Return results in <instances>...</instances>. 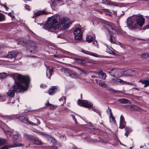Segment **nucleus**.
<instances>
[{
	"label": "nucleus",
	"instance_id": "6e6552de",
	"mask_svg": "<svg viewBox=\"0 0 149 149\" xmlns=\"http://www.w3.org/2000/svg\"><path fill=\"white\" fill-rule=\"evenodd\" d=\"M110 74L114 77H120L122 76V70L117 69L111 70L109 72Z\"/></svg>",
	"mask_w": 149,
	"mask_h": 149
},
{
	"label": "nucleus",
	"instance_id": "1a4fd4ad",
	"mask_svg": "<svg viewBox=\"0 0 149 149\" xmlns=\"http://www.w3.org/2000/svg\"><path fill=\"white\" fill-rule=\"evenodd\" d=\"M29 50L31 52L34 53L36 52L37 47L35 43L32 41L30 40L28 43V46L27 50Z\"/></svg>",
	"mask_w": 149,
	"mask_h": 149
},
{
	"label": "nucleus",
	"instance_id": "0e129e2a",
	"mask_svg": "<svg viewBox=\"0 0 149 149\" xmlns=\"http://www.w3.org/2000/svg\"><path fill=\"white\" fill-rule=\"evenodd\" d=\"M116 92L118 93H121V92L120 91H116Z\"/></svg>",
	"mask_w": 149,
	"mask_h": 149
},
{
	"label": "nucleus",
	"instance_id": "cd10ccee",
	"mask_svg": "<svg viewBox=\"0 0 149 149\" xmlns=\"http://www.w3.org/2000/svg\"><path fill=\"white\" fill-rule=\"evenodd\" d=\"M57 34H58L57 36L58 38H64L65 37V36L64 34V33L62 32L59 34L57 33Z\"/></svg>",
	"mask_w": 149,
	"mask_h": 149
},
{
	"label": "nucleus",
	"instance_id": "338daca9",
	"mask_svg": "<svg viewBox=\"0 0 149 149\" xmlns=\"http://www.w3.org/2000/svg\"><path fill=\"white\" fill-rule=\"evenodd\" d=\"M146 27L147 29H149V24L146 26Z\"/></svg>",
	"mask_w": 149,
	"mask_h": 149
},
{
	"label": "nucleus",
	"instance_id": "69168bd1",
	"mask_svg": "<svg viewBox=\"0 0 149 149\" xmlns=\"http://www.w3.org/2000/svg\"><path fill=\"white\" fill-rule=\"evenodd\" d=\"M81 52H82L85 53L86 51H85L84 50H81Z\"/></svg>",
	"mask_w": 149,
	"mask_h": 149
},
{
	"label": "nucleus",
	"instance_id": "8fccbe9b",
	"mask_svg": "<svg viewBox=\"0 0 149 149\" xmlns=\"http://www.w3.org/2000/svg\"><path fill=\"white\" fill-rule=\"evenodd\" d=\"M50 106V108L52 110L54 109V105L51 104Z\"/></svg>",
	"mask_w": 149,
	"mask_h": 149
},
{
	"label": "nucleus",
	"instance_id": "3c124183",
	"mask_svg": "<svg viewBox=\"0 0 149 149\" xmlns=\"http://www.w3.org/2000/svg\"><path fill=\"white\" fill-rule=\"evenodd\" d=\"M1 149H8V147L6 146H4L2 147Z\"/></svg>",
	"mask_w": 149,
	"mask_h": 149
},
{
	"label": "nucleus",
	"instance_id": "412c9836",
	"mask_svg": "<svg viewBox=\"0 0 149 149\" xmlns=\"http://www.w3.org/2000/svg\"><path fill=\"white\" fill-rule=\"evenodd\" d=\"M57 91V89L55 87H52L50 88L49 90V94L50 95H52L54 93Z\"/></svg>",
	"mask_w": 149,
	"mask_h": 149
},
{
	"label": "nucleus",
	"instance_id": "9b49d317",
	"mask_svg": "<svg viewBox=\"0 0 149 149\" xmlns=\"http://www.w3.org/2000/svg\"><path fill=\"white\" fill-rule=\"evenodd\" d=\"M111 81L115 84H118L120 83L122 84H130V83L127 82L125 81H124L123 80L120 79L118 78H113L111 79Z\"/></svg>",
	"mask_w": 149,
	"mask_h": 149
},
{
	"label": "nucleus",
	"instance_id": "9d476101",
	"mask_svg": "<svg viewBox=\"0 0 149 149\" xmlns=\"http://www.w3.org/2000/svg\"><path fill=\"white\" fill-rule=\"evenodd\" d=\"M19 134L18 132H17L16 134L14 135L13 139V141L14 145L15 146H12L11 147H19L22 146L21 144L18 143L16 141V140L18 139V137L19 136Z\"/></svg>",
	"mask_w": 149,
	"mask_h": 149
},
{
	"label": "nucleus",
	"instance_id": "f8f14e48",
	"mask_svg": "<svg viewBox=\"0 0 149 149\" xmlns=\"http://www.w3.org/2000/svg\"><path fill=\"white\" fill-rule=\"evenodd\" d=\"M53 68H50L48 66H47L46 75L47 77L50 79V76L52 75L53 72Z\"/></svg>",
	"mask_w": 149,
	"mask_h": 149
},
{
	"label": "nucleus",
	"instance_id": "aec40b11",
	"mask_svg": "<svg viewBox=\"0 0 149 149\" xmlns=\"http://www.w3.org/2000/svg\"><path fill=\"white\" fill-rule=\"evenodd\" d=\"M45 13H46L44 10L42 11H39L37 13H35L32 17L34 18L35 17L41 15Z\"/></svg>",
	"mask_w": 149,
	"mask_h": 149
},
{
	"label": "nucleus",
	"instance_id": "ddd939ff",
	"mask_svg": "<svg viewBox=\"0 0 149 149\" xmlns=\"http://www.w3.org/2000/svg\"><path fill=\"white\" fill-rule=\"evenodd\" d=\"M126 123L125 121V119L123 116L121 115L120 117V123L119 128L123 129L125 127V125Z\"/></svg>",
	"mask_w": 149,
	"mask_h": 149
},
{
	"label": "nucleus",
	"instance_id": "c03bdc74",
	"mask_svg": "<svg viewBox=\"0 0 149 149\" xmlns=\"http://www.w3.org/2000/svg\"><path fill=\"white\" fill-rule=\"evenodd\" d=\"M109 5H113L115 6H118V4H116L115 3H113L111 2H110L109 3Z\"/></svg>",
	"mask_w": 149,
	"mask_h": 149
},
{
	"label": "nucleus",
	"instance_id": "49530a36",
	"mask_svg": "<svg viewBox=\"0 0 149 149\" xmlns=\"http://www.w3.org/2000/svg\"><path fill=\"white\" fill-rule=\"evenodd\" d=\"M1 6H3L6 10H8V8L7 6L5 4L1 5Z\"/></svg>",
	"mask_w": 149,
	"mask_h": 149
},
{
	"label": "nucleus",
	"instance_id": "7c9ffc66",
	"mask_svg": "<svg viewBox=\"0 0 149 149\" xmlns=\"http://www.w3.org/2000/svg\"><path fill=\"white\" fill-rule=\"evenodd\" d=\"M49 139H48V140L50 142L52 143H55L56 141L54 138L49 136Z\"/></svg>",
	"mask_w": 149,
	"mask_h": 149
},
{
	"label": "nucleus",
	"instance_id": "e2e57ef3",
	"mask_svg": "<svg viewBox=\"0 0 149 149\" xmlns=\"http://www.w3.org/2000/svg\"><path fill=\"white\" fill-rule=\"evenodd\" d=\"M95 81H96V82L98 84V83H99V80L98 81V80L97 79H95Z\"/></svg>",
	"mask_w": 149,
	"mask_h": 149
},
{
	"label": "nucleus",
	"instance_id": "4be33fe9",
	"mask_svg": "<svg viewBox=\"0 0 149 149\" xmlns=\"http://www.w3.org/2000/svg\"><path fill=\"white\" fill-rule=\"evenodd\" d=\"M118 100L121 103L126 104L130 103V101L128 100L125 98L119 99Z\"/></svg>",
	"mask_w": 149,
	"mask_h": 149
},
{
	"label": "nucleus",
	"instance_id": "de8ad7c7",
	"mask_svg": "<svg viewBox=\"0 0 149 149\" xmlns=\"http://www.w3.org/2000/svg\"><path fill=\"white\" fill-rule=\"evenodd\" d=\"M93 44L96 46H97L98 44L97 42L96 41H95L93 42Z\"/></svg>",
	"mask_w": 149,
	"mask_h": 149
},
{
	"label": "nucleus",
	"instance_id": "7ed1b4c3",
	"mask_svg": "<svg viewBox=\"0 0 149 149\" xmlns=\"http://www.w3.org/2000/svg\"><path fill=\"white\" fill-rule=\"evenodd\" d=\"M106 27L110 34V38L109 39V41L111 43L115 44V38L116 36H114V35L113 36L112 34H113L118 33V31L117 30L115 27L110 25H107Z\"/></svg>",
	"mask_w": 149,
	"mask_h": 149
},
{
	"label": "nucleus",
	"instance_id": "f3484780",
	"mask_svg": "<svg viewBox=\"0 0 149 149\" xmlns=\"http://www.w3.org/2000/svg\"><path fill=\"white\" fill-rule=\"evenodd\" d=\"M23 137L25 139L30 141H32L34 137L33 136L26 133H25L24 134Z\"/></svg>",
	"mask_w": 149,
	"mask_h": 149
},
{
	"label": "nucleus",
	"instance_id": "a211bd4d",
	"mask_svg": "<svg viewBox=\"0 0 149 149\" xmlns=\"http://www.w3.org/2000/svg\"><path fill=\"white\" fill-rule=\"evenodd\" d=\"M71 70L67 68H63L61 70V71L63 73L65 74L67 76H69Z\"/></svg>",
	"mask_w": 149,
	"mask_h": 149
},
{
	"label": "nucleus",
	"instance_id": "0eeeda50",
	"mask_svg": "<svg viewBox=\"0 0 149 149\" xmlns=\"http://www.w3.org/2000/svg\"><path fill=\"white\" fill-rule=\"evenodd\" d=\"M134 17L137 24V26L139 25V26H142L144 24L145 20V18L143 17V16L139 15Z\"/></svg>",
	"mask_w": 149,
	"mask_h": 149
},
{
	"label": "nucleus",
	"instance_id": "72a5a7b5",
	"mask_svg": "<svg viewBox=\"0 0 149 149\" xmlns=\"http://www.w3.org/2000/svg\"><path fill=\"white\" fill-rule=\"evenodd\" d=\"M24 43V41L22 39H20L18 40V44L20 45H23Z\"/></svg>",
	"mask_w": 149,
	"mask_h": 149
},
{
	"label": "nucleus",
	"instance_id": "473e14b6",
	"mask_svg": "<svg viewBox=\"0 0 149 149\" xmlns=\"http://www.w3.org/2000/svg\"><path fill=\"white\" fill-rule=\"evenodd\" d=\"M125 132H126L129 133H130L132 131V129L128 127H125Z\"/></svg>",
	"mask_w": 149,
	"mask_h": 149
},
{
	"label": "nucleus",
	"instance_id": "052dcab7",
	"mask_svg": "<svg viewBox=\"0 0 149 149\" xmlns=\"http://www.w3.org/2000/svg\"><path fill=\"white\" fill-rule=\"evenodd\" d=\"M25 8L28 10H29L30 9L29 7L28 6H26L25 7Z\"/></svg>",
	"mask_w": 149,
	"mask_h": 149
},
{
	"label": "nucleus",
	"instance_id": "b1692460",
	"mask_svg": "<svg viewBox=\"0 0 149 149\" xmlns=\"http://www.w3.org/2000/svg\"><path fill=\"white\" fill-rule=\"evenodd\" d=\"M100 78L103 79H104L106 77V74L105 73L102 72H99Z\"/></svg>",
	"mask_w": 149,
	"mask_h": 149
},
{
	"label": "nucleus",
	"instance_id": "f03ea898",
	"mask_svg": "<svg viewBox=\"0 0 149 149\" xmlns=\"http://www.w3.org/2000/svg\"><path fill=\"white\" fill-rule=\"evenodd\" d=\"M59 18V16L49 17L47 22L43 26V28L46 29L53 28L54 29H56L59 28L60 26L62 29H68L71 24L70 20L68 18H63L61 20V24L59 25L58 20V19L60 20Z\"/></svg>",
	"mask_w": 149,
	"mask_h": 149
},
{
	"label": "nucleus",
	"instance_id": "ea45409f",
	"mask_svg": "<svg viewBox=\"0 0 149 149\" xmlns=\"http://www.w3.org/2000/svg\"><path fill=\"white\" fill-rule=\"evenodd\" d=\"M66 100V98L64 96L62 97L59 100V101H62L63 102V103L65 102V101Z\"/></svg>",
	"mask_w": 149,
	"mask_h": 149
},
{
	"label": "nucleus",
	"instance_id": "bb28decb",
	"mask_svg": "<svg viewBox=\"0 0 149 149\" xmlns=\"http://www.w3.org/2000/svg\"><path fill=\"white\" fill-rule=\"evenodd\" d=\"M8 76L7 73L5 72H2L0 73V79L5 78Z\"/></svg>",
	"mask_w": 149,
	"mask_h": 149
},
{
	"label": "nucleus",
	"instance_id": "09e8293b",
	"mask_svg": "<svg viewBox=\"0 0 149 149\" xmlns=\"http://www.w3.org/2000/svg\"><path fill=\"white\" fill-rule=\"evenodd\" d=\"M36 132L37 133H39L40 134H42V135H45V134L44 133H42L41 132H40V131H37Z\"/></svg>",
	"mask_w": 149,
	"mask_h": 149
},
{
	"label": "nucleus",
	"instance_id": "a19ab883",
	"mask_svg": "<svg viewBox=\"0 0 149 149\" xmlns=\"http://www.w3.org/2000/svg\"><path fill=\"white\" fill-rule=\"evenodd\" d=\"M26 122L28 123L29 124L32 125L33 126H34V125H36L37 124L36 123H34L31 121H28L27 120V121H26Z\"/></svg>",
	"mask_w": 149,
	"mask_h": 149
},
{
	"label": "nucleus",
	"instance_id": "6ab92c4d",
	"mask_svg": "<svg viewBox=\"0 0 149 149\" xmlns=\"http://www.w3.org/2000/svg\"><path fill=\"white\" fill-rule=\"evenodd\" d=\"M15 52H10L8 54L6 55H4L3 56L4 57H6L8 58H11L15 57L16 56Z\"/></svg>",
	"mask_w": 149,
	"mask_h": 149
},
{
	"label": "nucleus",
	"instance_id": "5701e85b",
	"mask_svg": "<svg viewBox=\"0 0 149 149\" xmlns=\"http://www.w3.org/2000/svg\"><path fill=\"white\" fill-rule=\"evenodd\" d=\"M98 84L100 86L103 88H105L107 86L104 81H101L100 80H99Z\"/></svg>",
	"mask_w": 149,
	"mask_h": 149
},
{
	"label": "nucleus",
	"instance_id": "39448f33",
	"mask_svg": "<svg viewBox=\"0 0 149 149\" xmlns=\"http://www.w3.org/2000/svg\"><path fill=\"white\" fill-rule=\"evenodd\" d=\"M83 32V31L81 28H75L73 33L75 39L77 40H81L82 37Z\"/></svg>",
	"mask_w": 149,
	"mask_h": 149
},
{
	"label": "nucleus",
	"instance_id": "4468645a",
	"mask_svg": "<svg viewBox=\"0 0 149 149\" xmlns=\"http://www.w3.org/2000/svg\"><path fill=\"white\" fill-rule=\"evenodd\" d=\"M32 141L34 144L37 145H42L43 144L41 140L37 137H33Z\"/></svg>",
	"mask_w": 149,
	"mask_h": 149
},
{
	"label": "nucleus",
	"instance_id": "603ef678",
	"mask_svg": "<svg viewBox=\"0 0 149 149\" xmlns=\"http://www.w3.org/2000/svg\"><path fill=\"white\" fill-rule=\"evenodd\" d=\"M45 104L47 106H50L51 105L49 102H47Z\"/></svg>",
	"mask_w": 149,
	"mask_h": 149
},
{
	"label": "nucleus",
	"instance_id": "bf43d9fd",
	"mask_svg": "<svg viewBox=\"0 0 149 149\" xmlns=\"http://www.w3.org/2000/svg\"><path fill=\"white\" fill-rule=\"evenodd\" d=\"M36 119L37 120V123L38 124H40V120H39L37 119L36 118Z\"/></svg>",
	"mask_w": 149,
	"mask_h": 149
},
{
	"label": "nucleus",
	"instance_id": "393cba45",
	"mask_svg": "<svg viewBox=\"0 0 149 149\" xmlns=\"http://www.w3.org/2000/svg\"><path fill=\"white\" fill-rule=\"evenodd\" d=\"M108 109L109 110V111L110 112V118H111V119H112V120L115 123H116V120H115L114 117L113 116V114H112V111H111V108H109V107H108Z\"/></svg>",
	"mask_w": 149,
	"mask_h": 149
},
{
	"label": "nucleus",
	"instance_id": "e433bc0d",
	"mask_svg": "<svg viewBox=\"0 0 149 149\" xmlns=\"http://www.w3.org/2000/svg\"><path fill=\"white\" fill-rule=\"evenodd\" d=\"M89 55H91V56H93L95 57H99L98 55V54H97L96 53H94L90 52Z\"/></svg>",
	"mask_w": 149,
	"mask_h": 149
},
{
	"label": "nucleus",
	"instance_id": "4c0bfd02",
	"mask_svg": "<svg viewBox=\"0 0 149 149\" xmlns=\"http://www.w3.org/2000/svg\"><path fill=\"white\" fill-rule=\"evenodd\" d=\"M141 56L142 58H147L148 57V53H145L142 54L141 55Z\"/></svg>",
	"mask_w": 149,
	"mask_h": 149
},
{
	"label": "nucleus",
	"instance_id": "4d7b16f0",
	"mask_svg": "<svg viewBox=\"0 0 149 149\" xmlns=\"http://www.w3.org/2000/svg\"><path fill=\"white\" fill-rule=\"evenodd\" d=\"M40 86L42 88H43L45 87V85L42 84L40 85Z\"/></svg>",
	"mask_w": 149,
	"mask_h": 149
},
{
	"label": "nucleus",
	"instance_id": "a878e982",
	"mask_svg": "<svg viewBox=\"0 0 149 149\" xmlns=\"http://www.w3.org/2000/svg\"><path fill=\"white\" fill-rule=\"evenodd\" d=\"M18 119L21 122L26 123V121H27V120L23 116H21L18 118Z\"/></svg>",
	"mask_w": 149,
	"mask_h": 149
},
{
	"label": "nucleus",
	"instance_id": "680f3d73",
	"mask_svg": "<svg viewBox=\"0 0 149 149\" xmlns=\"http://www.w3.org/2000/svg\"><path fill=\"white\" fill-rule=\"evenodd\" d=\"M90 53V52H89L88 51H86L85 54L89 55Z\"/></svg>",
	"mask_w": 149,
	"mask_h": 149
},
{
	"label": "nucleus",
	"instance_id": "37998d69",
	"mask_svg": "<svg viewBox=\"0 0 149 149\" xmlns=\"http://www.w3.org/2000/svg\"><path fill=\"white\" fill-rule=\"evenodd\" d=\"M50 5L52 7V6L55 7L56 6V3L55 1H53L52 2Z\"/></svg>",
	"mask_w": 149,
	"mask_h": 149
},
{
	"label": "nucleus",
	"instance_id": "2eb2a0df",
	"mask_svg": "<svg viewBox=\"0 0 149 149\" xmlns=\"http://www.w3.org/2000/svg\"><path fill=\"white\" fill-rule=\"evenodd\" d=\"M134 72V71L131 70L130 69L126 70L123 71V74L126 76H129L133 74V73Z\"/></svg>",
	"mask_w": 149,
	"mask_h": 149
},
{
	"label": "nucleus",
	"instance_id": "2f4dec72",
	"mask_svg": "<svg viewBox=\"0 0 149 149\" xmlns=\"http://www.w3.org/2000/svg\"><path fill=\"white\" fill-rule=\"evenodd\" d=\"M142 83L145 84L144 87H146L149 86V80H144L142 81Z\"/></svg>",
	"mask_w": 149,
	"mask_h": 149
},
{
	"label": "nucleus",
	"instance_id": "f704fd0d",
	"mask_svg": "<svg viewBox=\"0 0 149 149\" xmlns=\"http://www.w3.org/2000/svg\"><path fill=\"white\" fill-rule=\"evenodd\" d=\"M5 19V16L2 14L0 13V22L2 21Z\"/></svg>",
	"mask_w": 149,
	"mask_h": 149
},
{
	"label": "nucleus",
	"instance_id": "a18cd8bd",
	"mask_svg": "<svg viewBox=\"0 0 149 149\" xmlns=\"http://www.w3.org/2000/svg\"><path fill=\"white\" fill-rule=\"evenodd\" d=\"M93 110L95 112H97V113L100 116H101L100 113L96 109H93Z\"/></svg>",
	"mask_w": 149,
	"mask_h": 149
},
{
	"label": "nucleus",
	"instance_id": "20e7f679",
	"mask_svg": "<svg viewBox=\"0 0 149 149\" xmlns=\"http://www.w3.org/2000/svg\"><path fill=\"white\" fill-rule=\"evenodd\" d=\"M134 16L129 17L127 21V24L128 26L131 29H133L137 28V24L135 20Z\"/></svg>",
	"mask_w": 149,
	"mask_h": 149
},
{
	"label": "nucleus",
	"instance_id": "dca6fc26",
	"mask_svg": "<svg viewBox=\"0 0 149 149\" xmlns=\"http://www.w3.org/2000/svg\"><path fill=\"white\" fill-rule=\"evenodd\" d=\"M129 106L130 107V109L132 110L140 111L142 110L141 108L139 107L136 105H132Z\"/></svg>",
	"mask_w": 149,
	"mask_h": 149
},
{
	"label": "nucleus",
	"instance_id": "6e6d98bb",
	"mask_svg": "<svg viewBox=\"0 0 149 149\" xmlns=\"http://www.w3.org/2000/svg\"><path fill=\"white\" fill-rule=\"evenodd\" d=\"M129 133L125 132V135L126 136H127L129 134Z\"/></svg>",
	"mask_w": 149,
	"mask_h": 149
},
{
	"label": "nucleus",
	"instance_id": "13d9d810",
	"mask_svg": "<svg viewBox=\"0 0 149 149\" xmlns=\"http://www.w3.org/2000/svg\"><path fill=\"white\" fill-rule=\"evenodd\" d=\"M132 89H135L136 90H138V91L140 90L139 88H132Z\"/></svg>",
	"mask_w": 149,
	"mask_h": 149
},
{
	"label": "nucleus",
	"instance_id": "c85d7f7f",
	"mask_svg": "<svg viewBox=\"0 0 149 149\" xmlns=\"http://www.w3.org/2000/svg\"><path fill=\"white\" fill-rule=\"evenodd\" d=\"M69 76L72 78H75L77 77V74L73 71L71 70L70 73L69 74Z\"/></svg>",
	"mask_w": 149,
	"mask_h": 149
},
{
	"label": "nucleus",
	"instance_id": "774afa93",
	"mask_svg": "<svg viewBox=\"0 0 149 149\" xmlns=\"http://www.w3.org/2000/svg\"><path fill=\"white\" fill-rule=\"evenodd\" d=\"M91 77L92 78H95L96 77V76H94V75H92L91 76Z\"/></svg>",
	"mask_w": 149,
	"mask_h": 149
},
{
	"label": "nucleus",
	"instance_id": "5fc2aeb1",
	"mask_svg": "<svg viewBox=\"0 0 149 149\" xmlns=\"http://www.w3.org/2000/svg\"><path fill=\"white\" fill-rule=\"evenodd\" d=\"M103 10L105 12H109V10L107 9H103Z\"/></svg>",
	"mask_w": 149,
	"mask_h": 149
},
{
	"label": "nucleus",
	"instance_id": "58836bf2",
	"mask_svg": "<svg viewBox=\"0 0 149 149\" xmlns=\"http://www.w3.org/2000/svg\"><path fill=\"white\" fill-rule=\"evenodd\" d=\"M6 143V141L4 139H0V145L4 144Z\"/></svg>",
	"mask_w": 149,
	"mask_h": 149
},
{
	"label": "nucleus",
	"instance_id": "f257e3e1",
	"mask_svg": "<svg viewBox=\"0 0 149 149\" xmlns=\"http://www.w3.org/2000/svg\"><path fill=\"white\" fill-rule=\"evenodd\" d=\"M15 76L21 83L24 84L25 86H24L20 83L15 82L13 86V90H9L7 93V95L10 97H13L15 96V92L20 93L26 91L29 86V83L30 78L28 76L22 75L16 73L15 74Z\"/></svg>",
	"mask_w": 149,
	"mask_h": 149
},
{
	"label": "nucleus",
	"instance_id": "c756f323",
	"mask_svg": "<svg viewBox=\"0 0 149 149\" xmlns=\"http://www.w3.org/2000/svg\"><path fill=\"white\" fill-rule=\"evenodd\" d=\"M93 40V37L91 36H88L87 37L86 39V41L88 42H92Z\"/></svg>",
	"mask_w": 149,
	"mask_h": 149
},
{
	"label": "nucleus",
	"instance_id": "79ce46f5",
	"mask_svg": "<svg viewBox=\"0 0 149 149\" xmlns=\"http://www.w3.org/2000/svg\"><path fill=\"white\" fill-rule=\"evenodd\" d=\"M72 117V119H73V120H74L75 122V123L76 124H77V120L76 119V118H75V116H74L72 115V114H71L70 115Z\"/></svg>",
	"mask_w": 149,
	"mask_h": 149
},
{
	"label": "nucleus",
	"instance_id": "864d4df0",
	"mask_svg": "<svg viewBox=\"0 0 149 149\" xmlns=\"http://www.w3.org/2000/svg\"><path fill=\"white\" fill-rule=\"evenodd\" d=\"M145 144L144 143H142V144L140 146V148H143V147L144 146H145Z\"/></svg>",
	"mask_w": 149,
	"mask_h": 149
},
{
	"label": "nucleus",
	"instance_id": "423d86ee",
	"mask_svg": "<svg viewBox=\"0 0 149 149\" xmlns=\"http://www.w3.org/2000/svg\"><path fill=\"white\" fill-rule=\"evenodd\" d=\"M77 103L79 106L87 108H91L93 106L91 103L85 100H78Z\"/></svg>",
	"mask_w": 149,
	"mask_h": 149
},
{
	"label": "nucleus",
	"instance_id": "c9c22d12",
	"mask_svg": "<svg viewBox=\"0 0 149 149\" xmlns=\"http://www.w3.org/2000/svg\"><path fill=\"white\" fill-rule=\"evenodd\" d=\"M110 1L107 0H102V3L104 4H106L107 5H108L109 4Z\"/></svg>",
	"mask_w": 149,
	"mask_h": 149
}]
</instances>
